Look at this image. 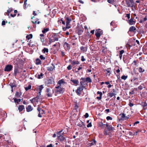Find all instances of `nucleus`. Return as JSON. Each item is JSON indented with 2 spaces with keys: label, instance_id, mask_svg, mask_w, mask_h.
Segmentation results:
<instances>
[{
  "label": "nucleus",
  "instance_id": "obj_1",
  "mask_svg": "<svg viewBox=\"0 0 147 147\" xmlns=\"http://www.w3.org/2000/svg\"><path fill=\"white\" fill-rule=\"evenodd\" d=\"M80 82V86L78 87L77 89L76 90V92L78 96H80L82 93H83V90L85 88V78H82L81 79Z\"/></svg>",
  "mask_w": 147,
  "mask_h": 147
},
{
  "label": "nucleus",
  "instance_id": "obj_2",
  "mask_svg": "<svg viewBox=\"0 0 147 147\" xmlns=\"http://www.w3.org/2000/svg\"><path fill=\"white\" fill-rule=\"evenodd\" d=\"M43 88L44 87L43 85H41L39 86L38 88L37 89V92L39 91V92L37 93V102L38 101L41 102L42 100V97L40 94V93L42 90Z\"/></svg>",
  "mask_w": 147,
  "mask_h": 147
},
{
  "label": "nucleus",
  "instance_id": "obj_3",
  "mask_svg": "<svg viewBox=\"0 0 147 147\" xmlns=\"http://www.w3.org/2000/svg\"><path fill=\"white\" fill-rule=\"evenodd\" d=\"M62 87L58 86L55 87L56 90L55 92V95H57L58 94L62 93L64 91V88H61Z\"/></svg>",
  "mask_w": 147,
  "mask_h": 147
},
{
  "label": "nucleus",
  "instance_id": "obj_4",
  "mask_svg": "<svg viewBox=\"0 0 147 147\" xmlns=\"http://www.w3.org/2000/svg\"><path fill=\"white\" fill-rule=\"evenodd\" d=\"M49 45H50L51 43L54 42L55 41H57L58 40V38L57 37L55 36H53L50 38H49Z\"/></svg>",
  "mask_w": 147,
  "mask_h": 147
},
{
  "label": "nucleus",
  "instance_id": "obj_5",
  "mask_svg": "<svg viewBox=\"0 0 147 147\" xmlns=\"http://www.w3.org/2000/svg\"><path fill=\"white\" fill-rule=\"evenodd\" d=\"M126 4L128 7H133L134 6V3L133 0L126 1Z\"/></svg>",
  "mask_w": 147,
  "mask_h": 147
},
{
  "label": "nucleus",
  "instance_id": "obj_6",
  "mask_svg": "<svg viewBox=\"0 0 147 147\" xmlns=\"http://www.w3.org/2000/svg\"><path fill=\"white\" fill-rule=\"evenodd\" d=\"M54 83V80L53 78L48 79L45 82V84L46 85H49Z\"/></svg>",
  "mask_w": 147,
  "mask_h": 147
},
{
  "label": "nucleus",
  "instance_id": "obj_7",
  "mask_svg": "<svg viewBox=\"0 0 147 147\" xmlns=\"http://www.w3.org/2000/svg\"><path fill=\"white\" fill-rule=\"evenodd\" d=\"M47 94L48 97H51L52 94L53 93V90L49 88L47 89Z\"/></svg>",
  "mask_w": 147,
  "mask_h": 147
},
{
  "label": "nucleus",
  "instance_id": "obj_8",
  "mask_svg": "<svg viewBox=\"0 0 147 147\" xmlns=\"http://www.w3.org/2000/svg\"><path fill=\"white\" fill-rule=\"evenodd\" d=\"M102 31L100 29L96 30L95 33V35L97 38H99L102 34Z\"/></svg>",
  "mask_w": 147,
  "mask_h": 147
},
{
  "label": "nucleus",
  "instance_id": "obj_9",
  "mask_svg": "<svg viewBox=\"0 0 147 147\" xmlns=\"http://www.w3.org/2000/svg\"><path fill=\"white\" fill-rule=\"evenodd\" d=\"M66 82H64L63 79L60 80L58 82V86L62 87H63L65 84H66Z\"/></svg>",
  "mask_w": 147,
  "mask_h": 147
},
{
  "label": "nucleus",
  "instance_id": "obj_10",
  "mask_svg": "<svg viewBox=\"0 0 147 147\" xmlns=\"http://www.w3.org/2000/svg\"><path fill=\"white\" fill-rule=\"evenodd\" d=\"M70 81L72 83H71L72 84L76 86H77L78 85L79 82L78 80L73 79L72 78H71Z\"/></svg>",
  "mask_w": 147,
  "mask_h": 147
},
{
  "label": "nucleus",
  "instance_id": "obj_11",
  "mask_svg": "<svg viewBox=\"0 0 147 147\" xmlns=\"http://www.w3.org/2000/svg\"><path fill=\"white\" fill-rule=\"evenodd\" d=\"M12 68V66L11 65H7L4 69V71H10Z\"/></svg>",
  "mask_w": 147,
  "mask_h": 147
},
{
  "label": "nucleus",
  "instance_id": "obj_12",
  "mask_svg": "<svg viewBox=\"0 0 147 147\" xmlns=\"http://www.w3.org/2000/svg\"><path fill=\"white\" fill-rule=\"evenodd\" d=\"M32 22L33 24V26L34 28L36 27V24L37 23V19L36 18L33 16L31 18Z\"/></svg>",
  "mask_w": 147,
  "mask_h": 147
},
{
  "label": "nucleus",
  "instance_id": "obj_13",
  "mask_svg": "<svg viewBox=\"0 0 147 147\" xmlns=\"http://www.w3.org/2000/svg\"><path fill=\"white\" fill-rule=\"evenodd\" d=\"M37 110L39 112L38 116L39 117H41L42 116V115H43L44 114V111L43 110L41 109L40 108H38Z\"/></svg>",
  "mask_w": 147,
  "mask_h": 147
},
{
  "label": "nucleus",
  "instance_id": "obj_14",
  "mask_svg": "<svg viewBox=\"0 0 147 147\" xmlns=\"http://www.w3.org/2000/svg\"><path fill=\"white\" fill-rule=\"evenodd\" d=\"M44 35L43 34H40V40L42 42V45H47V44L45 43H44V42L45 41L44 40Z\"/></svg>",
  "mask_w": 147,
  "mask_h": 147
},
{
  "label": "nucleus",
  "instance_id": "obj_15",
  "mask_svg": "<svg viewBox=\"0 0 147 147\" xmlns=\"http://www.w3.org/2000/svg\"><path fill=\"white\" fill-rule=\"evenodd\" d=\"M30 101L35 107L36 106L37 103V98L36 97L30 100Z\"/></svg>",
  "mask_w": 147,
  "mask_h": 147
},
{
  "label": "nucleus",
  "instance_id": "obj_16",
  "mask_svg": "<svg viewBox=\"0 0 147 147\" xmlns=\"http://www.w3.org/2000/svg\"><path fill=\"white\" fill-rule=\"evenodd\" d=\"M63 46L66 50H69L70 49V46L67 43L65 42L63 45Z\"/></svg>",
  "mask_w": 147,
  "mask_h": 147
},
{
  "label": "nucleus",
  "instance_id": "obj_17",
  "mask_svg": "<svg viewBox=\"0 0 147 147\" xmlns=\"http://www.w3.org/2000/svg\"><path fill=\"white\" fill-rule=\"evenodd\" d=\"M128 22L130 25H132L135 24L136 21L134 20L133 18H131L128 21Z\"/></svg>",
  "mask_w": 147,
  "mask_h": 147
},
{
  "label": "nucleus",
  "instance_id": "obj_18",
  "mask_svg": "<svg viewBox=\"0 0 147 147\" xmlns=\"http://www.w3.org/2000/svg\"><path fill=\"white\" fill-rule=\"evenodd\" d=\"M113 92L111 93H109L108 94V96H109L111 97H112L116 95V94H115V89H113Z\"/></svg>",
  "mask_w": 147,
  "mask_h": 147
},
{
  "label": "nucleus",
  "instance_id": "obj_19",
  "mask_svg": "<svg viewBox=\"0 0 147 147\" xmlns=\"http://www.w3.org/2000/svg\"><path fill=\"white\" fill-rule=\"evenodd\" d=\"M136 30V28L134 26H132L129 28V31L131 32H134Z\"/></svg>",
  "mask_w": 147,
  "mask_h": 147
},
{
  "label": "nucleus",
  "instance_id": "obj_20",
  "mask_svg": "<svg viewBox=\"0 0 147 147\" xmlns=\"http://www.w3.org/2000/svg\"><path fill=\"white\" fill-rule=\"evenodd\" d=\"M57 137L61 141H63L65 140V138L63 135L58 136Z\"/></svg>",
  "mask_w": 147,
  "mask_h": 147
},
{
  "label": "nucleus",
  "instance_id": "obj_21",
  "mask_svg": "<svg viewBox=\"0 0 147 147\" xmlns=\"http://www.w3.org/2000/svg\"><path fill=\"white\" fill-rule=\"evenodd\" d=\"M96 141L95 140H94L92 141L91 142L89 143V144H90V146H94L96 145Z\"/></svg>",
  "mask_w": 147,
  "mask_h": 147
},
{
  "label": "nucleus",
  "instance_id": "obj_22",
  "mask_svg": "<svg viewBox=\"0 0 147 147\" xmlns=\"http://www.w3.org/2000/svg\"><path fill=\"white\" fill-rule=\"evenodd\" d=\"M26 109L27 111L28 112L32 110V109L30 105H28L26 108Z\"/></svg>",
  "mask_w": 147,
  "mask_h": 147
},
{
  "label": "nucleus",
  "instance_id": "obj_23",
  "mask_svg": "<svg viewBox=\"0 0 147 147\" xmlns=\"http://www.w3.org/2000/svg\"><path fill=\"white\" fill-rule=\"evenodd\" d=\"M53 67H49L47 68V69L49 71H52L55 67V66L54 65H53Z\"/></svg>",
  "mask_w": 147,
  "mask_h": 147
},
{
  "label": "nucleus",
  "instance_id": "obj_24",
  "mask_svg": "<svg viewBox=\"0 0 147 147\" xmlns=\"http://www.w3.org/2000/svg\"><path fill=\"white\" fill-rule=\"evenodd\" d=\"M85 82L86 81L87 82L90 83L92 82L91 80V78L89 77H87L86 78L85 80ZM85 84H86V83H85Z\"/></svg>",
  "mask_w": 147,
  "mask_h": 147
},
{
  "label": "nucleus",
  "instance_id": "obj_25",
  "mask_svg": "<svg viewBox=\"0 0 147 147\" xmlns=\"http://www.w3.org/2000/svg\"><path fill=\"white\" fill-rule=\"evenodd\" d=\"M24 109V107L23 105H20L18 108V109L20 112L22 111Z\"/></svg>",
  "mask_w": 147,
  "mask_h": 147
},
{
  "label": "nucleus",
  "instance_id": "obj_26",
  "mask_svg": "<svg viewBox=\"0 0 147 147\" xmlns=\"http://www.w3.org/2000/svg\"><path fill=\"white\" fill-rule=\"evenodd\" d=\"M71 63L73 65H75L76 64L77 65L79 64V63L78 61H76L74 60L71 62Z\"/></svg>",
  "mask_w": 147,
  "mask_h": 147
},
{
  "label": "nucleus",
  "instance_id": "obj_27",
  "mask_svg": "<svg viewBox=\"0 0 147 147\" xmlns=\"http://www.w3.org/2000/svg\"><path fill=\"white\" fill-rule=\"evenodd\" d=\"M66 24H69L70 22L71 21V19L69 18L68 17H67L66 18Z\"/></svg>",
  "mask_w": 147,
  "mask_h": 147
},
{
  "label": "nucleus",
  "instance_id": "obj_28",
  "mask_svg": "<svg viewBox=\"0 0 147 147\" xmlns=\"http://www.w3.org/2000/svg\"><path fill=\"white\" fill-rule=\"evenodd\" d=\"M42 52L44 53H47L49 52L48 49L46 48H44L42 51Z\"/></svg>",
  "mask_w": 147,
  "mask_h": 147
},
{
  "label": "nucleus",
  "instance_id": "obj_29",
  "mask_svg": "<svg viewBox=\"0 0 147 147\" xmlns=\"http://www.w3.org/2000/svg\"><path fill=\"white\" fill-rule=\"evenodd\" d=\"M49 30V28H47L43 29V30L42 31V32L43 33H45Z\"/></svg>",
  "mask_w": 147,
  "mask_h": 147
},
{
  "label": "nucleus",
  "instance_id": "obj_30",
  "mask_svg": "<svg viewBox=\"0 0 147 147\" xmlns=\"http://www.w3.org/2000/svg\"><path fill=\"white\" fill-rule=\"evenodd\" d=\"M143 108L144 109H147V103L145 102L142 105Z\"/></svg>",
  "mask_w": 147,
  "mask_h": 147
},
{
  "label": "nucleus",
  "instance_id": "obj_31",
  "mask_svg": "<svg viewBox=\"0 0 147 147\" xmlns=\"http://www.w3.org/2000/svg\"><path fill=\"white\" fill-rule=\"evenodd\" d=\"M32 34H30L29 35H27L26 37L28 40H29L30 39L32 38Z\"/></svg>",
  "mask_w": 147,
  "mask_h": 147
},
{
  "label": "nucleus",
  "instance_id": "obj_32",
  "mask_svg": "<svg viewBox=\"0 0 147 147\" xmlns=\"http://www.w3.org/2000/svg\"><path fill=\"white\" fill-rule=\"evenodd\" d=\"M116 1V0H108V2L110 4H113L114 2Z\"/></svg>",
  "mask_w": 147,
  "mask_h": 147
},
{
  "label": "nucleus",
  "instance_id": "obj_33",
  "mask_svg": "<svg viewBox=\"0 0 147 147\" xmlns=\"http://www.w3.org/2000/svg\"><path fill=\"white\" fill-rule=\"evenodd\" d=\"M86 49V47H85L83 46L81 47L80 48L81 50L83 52L86 51V50H85Z\"/></svg>",
  "mask_w": 147,
  "mask_h": 147
},
{
  "label": "nucleus",
  "instance_id": "obj_34",
  "mask_svg": "<svg viewBox=\"0 0 147 147\" xmlns=\"http://www.w3.org/2000/svg\"><path fill=\"white\" fill-rule=\"evenodd\" d=\"M138 71L140 73L143 72L145 71L144 69H143L141 67H140L138 68Z\"/></svg>",
  "mask_w": 147,
  "mask_h": 147
},
{
  "label": "nucleus",
  "instance_id": "obj_35",
  "mask_svg": "<svg viewBox=\"0 0 147 147\" xmlns=\"http://www.w3.org/2000/svg\"><path fill=\"white\" fill-rule=\"evenodd\" d=\"M14 100L15 102L17 103L18 104L21 101V100L20 99H17L16 98H14Z\"/></svg>",
  "mask_w": 147,
  "mask_h": 147
},
{
  "label": "nucleus",
  "instance_id": "obj_36",
  "mask_svg": "<svg viewBox=\"0 0 147 147\" xmlns=\"http://www.w3.org/2000/svg\"><path fill=\"white\" fill-rule=\"evenodd\" d=\"M43 75H44L42 73H41L40 75H38L37 78L39 79L42 78H43Z\"/></svg>",
  "mask_w": 147,
  "mask_h": 147
},
{
  "label": "nucleus",
  "instance_id": "obj_37",
  "mask_svg": "<svg viewBox=\"0 0 147 147\" xmlns=\"http://www.w3.org/2000/svg\"><path fill=\"white\" fill-rule=\"evenodd\" d=\"M31 88V85L29 84L27 87H25V89L26 91H27L28 90L30 89Z\"/></svg>",
  "mask_w": 147,
  "mask_h": 147
},
{
  "label": "nucleus",
  "instance_id": "obj_38",
  "mask_svg": "<svg viewBox=\"0 0 147 147\" xmlns=\"http://www.w3.org/2000/svg\"><path fill=\"white\" fill-rule=\"evenodd\" d=\"M127 76L123 75L121 77V78L125 80L127 78Z\"/></svg>",
  "mask_w": 147,
  "mask_h": 147
},
{
  "label": "nucleus",
  "instance_id": "obj_39",
  "mask_svg": "<svg viewBox=\"0 0 147 147\" xmlns=\"http://www.w3.org/2000/svg\"><path fill=\"white\" fill-rule=\"evenodd\" d=\"M19 72L18 71V70L16 68L14 70V74L15 75H17Z\"/></svg>",
  "mask_w": 147,
  "mask_h": 147
},
{
  "label": "nucleus",
  "instance_id": "obj_40",
  "mask_svg": "<svg viewBox=\"0 0 147 147\" xmlns=\"http://www.w3.org/2000/svg\"><path fill=\"white\" fill-rule=\"evenodd\" d=\"M108 128L109 131H110L111 130H113L114 129V128L111 125H110L109 126Z\"/></svg>",
  "mask_w": 147,
  "mask_h": 147
},
{
  "label": "nucleus",
  "instance_id": "obj_41",
  "mask_svg": "<svg viewBox=\"0 0 147 147\" xmlns=\"http://www.w3.org/2000/svg\"><path fill=\"white\" fill-rule=\"evenodd\" d=\"M12 10H13V9H12V8H10L9 9H8L7 10V12L8 13H10L12 11Z\"/></svg>",
  "mask_w": 147,
  "mask_h": 147
},
{
  "label": "nucleus",
  "instance_id": "obj_42",
  "mask_svg": "<svg viewBox=\"0 0 147 147\" xmlns=\"http://www.w3.org/2000/svg\"><path fill=\"white\" fill-rule=\"evenodd\" d=\"M41 64V61L39 59L37 58V65L40 64Z\"/></svg>",
  "mask_w": 147,
  "mask_h": 147
},
{
  "label": "nucleus",
  "instance_id": "obj_43",
  "mask_svg": "<svg viewBox=\"0 0 147 147\" xmlns=\"http://www.w3.org/2000/svg\"><path fill=\"white\" fill-rule=\"evenodd\" d=\"M40 58L41 60H45V57H44L42 55H40Z\"/></svg>",
  "mask_w": 147,
  "mask_h": 147
},
{
  "label": "nucleus",
  "instance_id": "obj_44",
  "mask_svg": "<svg viewBox=\"0 0 147 147\" xmlns=\"http://www.w3.org/2000/svg\"><path fill=\"white\" fill-rule=\"evenodd\" d=\"M83 66V65H81L78 69V71H80V69H81L82 68Z\"/></svg>",
  "mask_w": 147,
  "mask_h": 147
},
{
  "label": "nucleus",
  "instance_id": "obj_45",
  "mask_svg": "<svg viewBox=\"0 0 147 147\" xmlns=\"http://www.w3.org/2000/svg\"><path fill=\"white\" fill-rule=\"evenodd\" d=\"M65 27L67 28V29H68L70 28V26H69V24H66Z\"/></svg>",
  "mask_w": 147,
  "mask_h": 147
},
{
  "label": "nucleus",
  "instance_id": "obj_46",
  "mask_svg": "<svg viewBox=\"0 0 147 147\" xmlns=\"http://www.w3.org/2000/svg\"><path fill=\"white\" fill-rule=\"evenodd\" d=\"M92 126V125L91 124V123H89L87 125V127H91Z\"/></svg>",
  "mask_w": 147,
  "mask_h": 147
},
{
  "label": "nucleus",
  "instance_id": "obj_47",
  "mask_svg": "<svg viewBox=\"0 0 147 147\" xmlns=\"http://www.w3.org/2000/svg\"><path fill=\"white\" fill-rule=\"evenodd\" d=\"M121 117H122V118L123 119H126V118H125V114H122V116Z\"/></svg>",
  "mask_w": 147,
  "mask_h": 147
},
{
  "label": "nucleus",
  "instance_id": "obj_48",
  "mask_svg": "<svg viewBox=\"0 0 147 147\" xmlns=\"http://www.w3.org/2000/svg\"><path fill=\"white\" fill-rule=\"evenodd\" d=\"M107 119V120H112V118L110 116H107L106 118Z\"/></svg>",
  "mask_w": 147,
  "mask_h": 147
},
{
  "label": "nucleus",
  "instance_id": "obj_49",
  "mask_svg": "<svg viewBox=\"0 0 147 147\" xmlns=\"http://www.w3.org/2000/svg\"><path fill=\"white\" fill-rule=\"evenodd\" d=\"M81 61H82L83 62L85 60V59L84 58V56H82L81 57Z\"/></svg>",
  "mask_w": 147,
  "mask_h": 147
},
{
  "label": "nucleus",
  "instance_id": "obj_50",
  "mask_svg": "<svg viewBox=\"0 0 147 147\" xmlns=\"http://www.w3.org/2000/svg\"><path fill=\"white\" fill-rule=\"evenodd\" d=\"M126 17H127L128 19H129L130 18V14H126Z\"/></svg>",
  "mask_w": 147,
  "mask_h": 147
},
{
  "label": "nucleus",
  "instance_id": "obj_51",
  "mask_svg": "<svg viewBox=\"0 0 147 147\" xmlns=\"http://www.w3.org/2000/svg\"><path fill=\"white\" fill-rule=\"evenodd\" d=\"M97 94H99L100 96H102V92L100 91H98L97 92Z\"/></svg>",
  "mask_w": 147,
  "mask_h": 147
},
{
  "label": "nucleus",
  "instance_id": "obj_52",
  "mask_svg": "<svg viewBox=\"0 0 147 147\" xmlns=\"http://www.w3.org/2000/svg\"><path fill=\"white\" fill-rule=\"evenodd\" d=\"M33 133H35V135H36V133L37 132V130L36 129H34L33 130Z\"/></svg>",
  "mask_w": 147,
  "mask_h": 147
},
{
  "label": "nucleus",
  "instance_id": "obj_53",
  "mask_svg": "<svg viewBox=\"0 0 147 147\" xmlns=\"http://www.w3.org/2000/svg\"><path fill=\"white\" fill-rule=\"evenodd\" d=\"M89 116V115L87 113H86L84 115L85 117L86 118H87Z\"/></svg>",
  "mask_w": 147,
  "mask_h": 147
},
{
  "label": "nucleus",
  "instance_id": "obj_54",
  "mask_svg": "<svg viewBox=\"0 0 147 147\" xmlns=\"http://www.w3.org/2000/svg\"><path fill=\"white\" fill-rule=\"evenodd\" d=\"M99 125L100 127H102L105 124H103L102 122H100L99 123Z\"/></svg>",
  "mask_w": 147,
  "mask_h": 147
},
{
  "label": "nucleus",
  "instance_id": "obj_55",
  "mask_svg": "<svg viewBox=\"0 0 147 147\" xmlns=\"http://www.w3.org/2000/svg\"><path fill=\"white\" fill-rule=\"evenodd\" d=\"M124 51L123 50H121L120 52V54L122 55V54L124 53Z\"/></svg>",
  "mask_w": 147,
  "mask_h": 147
},
{
  "label": "nucleus",
  "instance_id": "obj_56",
  "mask_svg": "<svg viewBox=\"0 0 147 147\" xmlns=\"http://www.w3.org/2000/svg\"><path fill=\"white\" fill-rule=\"evenodd\" d=\"M138 89L140 90H142L143 89V87L142 86H140L138 87Z\"/></svg>",
  "mask_w": 147,
  "mask_h": 147
},
{
  "label": "nucleus",
  "instance_id": "obj_57",
  "mask_svg": "<svg viewBox=\"0 0 147 147\" xmlns=\"http://www.w3.org/2000/svg\"><path fill=\"white\" fill-rule=\"evenodd\" d=\"M63 131V130H61V131L58 132L57 133V134L58 135H59L60 133Z\"/></svg>",
  "mask_w": 147,
  "mask_h": 147
},
{
  "label": "nucleus",
  "instance_id": "obj_58",
  "mask_svg": "<svg viewBox=\"0 0 147 147\" xmlns=\"http://www.w3.org/2000/svg\"><path fill=\"white\" fill-rule=\"evenodd\" d=\"M67 69L68 70H70L71 69V66L70 65H69L67 67Z\"/></svg>",
  "mask_w": 147,
  "mask_h": 147
},
{
  "label": "nucleus",
  "instance_id": "obj_59",
  "mask_svg": "<svg viewBox=\"0 0 147 147\" xmlns=\"http://www.w3.org/2000/svg\"><path fill=\"white\" fill-rule=\"evenodd\" d=\"M5 21H3L2 22V25L3 26L5 25Z\"/></svg>",
  "mask_w": 147,
  "mask_h": 147
},
{
  "label": "nucleus",
  "instance_id": "obj_60",
  "mask_svg": "<svg viewBox=\"0 0 147 147\" xmlns=\"http://www.w3.org/2000/svg\"><path fill=\"white\" fill-rule=\"evenodd\" d=\"M102 96H100L99 97H97L96 98L98 100H100Z\"/></svg>",
  "mask_w": 147,
  "mask_h": 147
},
{
  "label": "nucleus",
  "instance_id": "obj_61",
  "mask_svg": "<svg viewBox=\"0 0 147 147\" xmlns=\"http://www.w3.org/2000/svg\"><path fill=\"white\" fill-rule=\"evenodd\" d=\"M16 16V14H11V17H14L15 16Z\"/></svg>",
  "mask_w": 147,
  "mask_h": 147
},
{
  "label": "nucleus",
  "instance_id": "obj_62",
  "mask_svg": "<svg viewBox=\"0 0 147 147\" xmlns=\"http://www.w3.org/2000/svg\"><path fill=\"white\" fill-rule=\"evenodd\" d=\"M52 144H50L48 145L47 146V147H52Z\"/></svg>",
  "mask_w": 147,
  "mask_h": 147
},
{
  "label": "nucleus",
  "instance_id": "obj_63",
  "mask_svg": "<svg viewBox=\"0 0 147 147\" xmlns=\"http://www.w3.org/2000/svg\"><path fill=\"white\" fill-rule=\"evenodd\" d=\"M114 24V23L113 21H112L111 23V24H110L111 25V26H113Z\"/></svg>",
  "mask_w": 147,
  "mask_h": 147
},
{
  "label": "nucleus",
  "instance_id": "obj_64",
  "mask_svg": "<svg viewBox=\"0 0 147 147\" xmlns=\"http://www.w3.org/2000/svg\"><path fill=\"white\" fill-rule=\"evenodd\" d=\"M133 105H134L132 103H130L129 104V105L130 107H131L133 106Z\"/></svg>",
  "mask_w": 147,
  "mask_h": 147
}]
</instances>
